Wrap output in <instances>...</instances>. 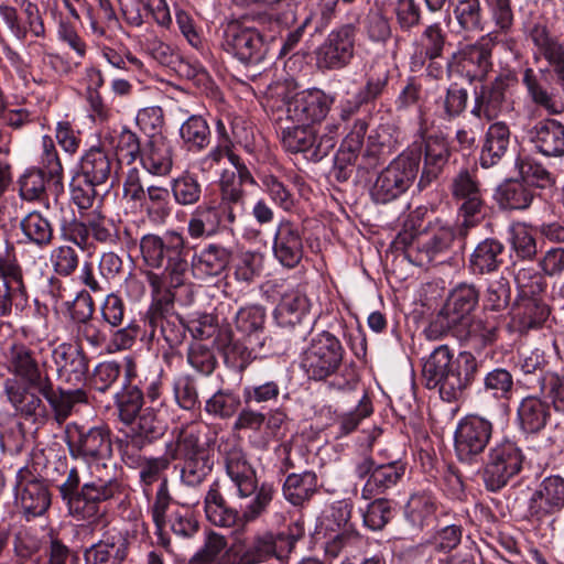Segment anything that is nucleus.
I'll return each instance as SVG.
<instances>
[{"instance_id":"nucleus-1","label":"nucleus","mask_w":564,"mask_h":564,"mask_svg":"<svg viewBox=\"0 0 564 564\" xmlns=\"http://www.w3.org/2000/svg\"><path fill=\"white\" fill-rule=\"evenodd\" d=\"M477 370L476 358L463 351L456 359L448 346L436 347L423 365V377L429 389L438 388L443 400L452 402L460 397Z\"/></svg>"},{"instance_id":"nucleus-2","label":"nucleus","mask_w":564,"mask_h":564,"mask_svg":"<svg viewBox=\"0 0 564 564\" xmlns=\"http://www.w3.org/2000/svg\"><path fill=\"white\" fill-rule=\"evenodd\" d=\"M89 479L84 480L78 496L69 501V513L77 520L95 522L102 516L100 503L110 499L127 496L126 485L116 477L109 476V470L88 469Z\"/></svg>"},{"instance_id":"nucleus-3","label":"nucleus","mask_w":564,"mask_h":564,"mask_svg":"<svg viewBox=\"0 0 564 564\" xmlns=\"http://www.w3.org/2000/svg\"><path fill=\"white\" fill-rule=\"evenodd\" d=\"M65 441L73 459H82L87 469H107L112 455L110 431L104 426H66Z\"/></svg>"},{"instance_id":"nucleus-4","label":"nucleus","mask_w":564,"mask_h":564,"mask_svg":"<svg viewBox=\"0 0 564 564\" xmlns=\"http://www.w3.org/2000/svg\"><path fill=\"white\" fill-rule=\"evenodd\" d=\"M422 158L420 144H413L383 169L371 188L377 203H389L403 194L415 180Z\"/></svg>"},{"instance_id":"nucleus-5","label":"nucleus","mask_w":564,"mask_h":564,"mask_svg":"<svg viewBox=\"0 0 564 564\" xmlns=\"http://www.w3.org/2000/svg\"><path fill=\"white\" fill-rule=\"evenodd\" d=\"M184 237L176 231H167L163 236L144 235L140 241V249L145 263L153 268L164 267L171 275V284L182 283L187 269L184 258Z\"/></svg>"},{"instance_id":"nucleus-6","label":"nucleus","mask_w":564,"mask_h":564,"mask_svg":"<svg viewBox=\"0 0 564 564\" xmlns=\"http://www.w3.org/2000/svg\"><path fill=\"white\" fill-rule=\"evenodd\" d=\"M344 355L340 340L334 334L323 330L302 351L301 368L310 379L324 380L339 369Z\"/></svg>"},{"instance_id":"nucleus-7","label":"nucleus","mask_w":564,"mask_h":564,"mask_svg":"<svg viewBox=\"0 0 564 564\" xmlns=\"http://www.w3.org/2000/svg\"><path fill=\"white\" fill-rule=\"evenodd\" d=\"M479 301V292L474 284L459 283L451 290L440 314L430 323L424 333L427 339L436 340L445 336L454 325L470 317Z\"/></svg>"},{"instance_id":"nucleus-8","label":"nucleus","mask_w":564,"mask_h":564,"mask_svg":"<svg viewBox=\"0 0 564 564\" xmlns=\"http://www.w3.org/2000/svg\"><path fill=\"white\" fill-rule=\"evenodd\" d=\"M521 449L511 441L505 440L490 447L484 468L485 486L490 491L502 489L522 468Z\"/></svg>"},{"instance_id":"nucleus-9","label":"nucleus","mask_w":564,"mask_h":564,"mask_svg":"<svg viewBox=\"0 0 564 564\" xmlns=\"http://www.w3.org/2000/svg\"><path fill=\"white\" fill-rule=\"evenodd\" d=\"M528 39L532 42V56L536 64L546 63L545 67H539L543 77L553 74L556 85L564 95V44L552 36L546 25L536 23L528 32Z\"/></svg>"},{"instance_id":"nucleus-10","label":"nucleus","mask_w":564,"mask_h":564,"mask_svg":"<svg viewBox=\"0 0 564 564\" xmlns=\"http://www.w3.org/2000/svg\"><path fill=\"white\" fill-rule=\"evenodd\" d=\"M221 47L243 64H258L267 54L260 32L238 21H231L225 26Z\"/></svg>"},{"instance_id":"nucleus-11","label":"nucleus","mask_w":564,"mask_h":564,"mask_svg":"<svg viewBox=\"0 0 564 564\" xmlns=\"http://www.w3.org/2000/svg\"><path fill=\"white\" fill-rule=\"evenodd\" d=\"M564 509V478L560 475L544 477L531 490L527 503V517L543 522Z\"/></svg>"},{"instance_id":"nucleus-12","label":"nucleus","mask_w":564,"mask_h":564,"mask_svg":"<svg viewBox=\"0 0 564 564\" xmlns=\"http://www.w3.org/2000/svg\"><path fill=\"white\" fill-rule=\"evenodd\" d=\"M492 423L479 415H466L457 423L454 445L460 460L471 462L487 447L492 436Z\"/></svg>"},{"instance_id":"nucleus-13","label":"nucleus","mask_w":564,"mask_h":564,"mask_svg":"<svg viewBox=\"0 0 564 564\" xmlns=\"http://www.w3.org/2000/svg\"><path fill=\"white\" fill-rule=\"evenodd\" d=\"M357 29L352 23L330 31L316 51L319 68L339 69L349 64L355 53Z\"/></svg>"},{"instance_id":"nucleus-14","label":"nucleus","mask_w":564,"mask_h":564,"mask_svg":"<svg viewBox=\"0 0 564 564\" xmlns=\"http://www.w3.org/2000/svg\"><path fill=\"white\" fill-rule=\"evenodd\" d=\"M351 506L347 501H337L322 521V527L328 533L325 552L329 556H337L343 549L357 546L361 542L360 535L349 523Z\"/></svg>"},{"instance_id":"nucleus-15","label":"nucleus","mask_w":564,"mask_h":564,"mask_svg":"<svg viewBox=\"0 0 564 564\" xmlns=\"http://www.w3.org/2000/svg\"><path fill=\"white\" fill-rule=\"evenodd\" d=\"M232 207L216 202L203 203L191 214L187 234L192 239L210 238L236 221Z\"/></svg>"},{"instance_id":"nucleus-16","label":"nucleus","mask_w":564,"mask_h":564,"mask_svg":"<svg viewBox=\"0 0 564 564\" xmlns=\"http://www.w3.org/2000/svg\"><path fill=\"white\" fill-rule=\"evenodd\" d=\"M335 98L313 88L294 95L285 104L286 118L296 123H315L326 118Z\"/></svg>"},{"instance_id":"nucleus-17","label":"nucleus","mask_w":564,"mask_h":564,"mask_svg":"<svg viewBox=\"0 0 564 564\" xmlns=\"http://www.w3.org/2000/svg\"><path fill=\"white\" fill-rule=\"evenodd\" d=\"M453 195L460 200L462 226L469 228L482 217V193L475 176L467 170L460 171L453 180Z\"/></svg>"},{"instance_id":"nucleus-18","label":"nucleus","mask_w":564,"mask_h":564,"mask_svg":"<svg viewBox=\"0 0 564 564\" xmlns=\"http://www.w3.org/2000/svg\"><path fill=\"white\" fill-rule=\"evenodd\" d=\"M128 430L119 442V451H141L148 444L160 438L165 430V423L160 420L153 408H144L132 423L127 425Z\"/></svg>"},{"instance_id":"nucleus-19","label":"nucleus","mask_w":564,"mask_h":564,"mask_svg":"<svg viewBox=\"0 0 564 564\" xmlns=\"http://www.w3.org/2000/svg\"><path fill=\"white\" fill-rule=\"evenodd\" d=\"M302 227L289 219H282L275 229L272 251L281 265L288 269L297 267L303 259L304 242Z\"/></svg>"},{"instance_id":"nucleus-20","label":"nucleus","mask_w":564,"mask_h":564,"mask_svg":"<svg viewBox=\"0 0 564 564\" xmlns=\"http://www.w3.org/2000/svg\"><path fill=\"white\" fill-rule=\"evenodd\" d=\"M52 360L62 381L78 386L86 379L89 364L80 344L57 345L52 350Z\"/></svg>"},{"instance_id":"nucleus-21","label":"nucleus","mask_w":564,"mask_h":564,"mask_svg":"<svg viewBox=\"0 0 564 564\" xmlns=\"http://www.w3.org/2000/svg\"><path fill=\"white\" fill-rule=\"evenodd\" d=\"M4 357L8 371L37 391L46 380L51 379L48 373L40 368L32 351L23 344L10 345Z\"/></svg>"},{"instance_id":"nucleus-22","label":"nucleus","mask_w":564,"mask_h":564,"mask_svg":"<svg viewBox=\"0 0 564 564\" xmlns=\"http://www.w3.org/2000/svg\"><path fill=\"white\" fill-rule=\"evenodd\" d=\"M28 469L21 468L17 478V503L26 520L43 516L51 506V495L47 487L40 480L32 479L26 482Z\"/></svg>"},{"instance_id":"nucleus-23","label":"nucleus","mask_w":564,"mask_h":564,"mask_svg":"<svg viewBox=\"0 0 564 564\" xmlns=\"http://www.w3.org/2000/svg\"><path fill=\"white\" fill-rule=\"evenodd\" d=\"M128 539L119 530H108L102 538L85 550L86 564H121L128 555Z\"/></svg>"},{"instance_id":"nucleus-24","label":"nucleus","mask_w":564,"mask_h":564,"mask_svg":"<svg viewBox=\"0 0 564 564\" xmlns=\"http://www.w3.org/2000/svg\"><path fill=\"white\" fill-rule=\"evenodd\" d=\"M454 238V229L448 223L435 220L430 224L424 239L416 249L415 263L425 265L437 260L449 250Z\"/></svg>"},{"instance_id":"nucleus-25","label":"nucleus","mask_w":564,"mask_h":564,"mask_svg":"<svg viewBox=\"0 0 564 564\" xmlns=\"http://www.w3.org/2000/svg\"><path fill=\"white\" fill-rule=\"evenodd\" d=\"M140 162L142 167L151 175H169L174 164L171 141L162 135H152L142 148Z\"/></svg>"},{"instance_id":"nucleus-26","label":"nucleus","mask_w":564,"mask_h":564,"mask_svg":"<svg viewBox=\"0 0 564 564\" xmlns=\"http://www.w3.org/2000/svg\"><path fill=\"white\" fill-rule=\"evenodd\" d=\"M226 471L240 498H248L257 489V476L253 467L248 463L246 454L239 447L226 452Z\"/></svg>"},{"instance_id":"nucleus-27","label":"nucleus","mask_w":564,"mask_h":564,"mask_svg":"<svg viewBox=\"0 0 564 564\" xmlns=\"http://www.w3.org/2000/svg\"><path fill=\"white\" fill-rule=\"evenodd\" d=\"M39 393L47 401L58 423L64 422L72 414L77 404H84L88 401L85 390L80 388L54 389L51 379L45 381V384L39 390Z\"/></svg>"},{"instance_id":"nucleus-28","label":"nucleus","mask_w":564,"mask_h":564,"mask_svg":"<svg viewBox=\"0 0 564 564\" xmlns=\"http://www.w3.org/2000/svg\"><path fill=\"white\" fill-rule=\"evenodd\" d=\"M453 62L469 80L482 79L491 68V51L480 43L467 45L453 55Z\"/></svg>"},{"instance_id":"nucleus-29","label":"nucleus","mask_w":564,"mask_h":564,"mask_svg":"<svg viewBox=\"0 0 564 564\" xmlns=\"http://www.w3.org/2000/svg\"><path fill=\"white\" fill-rule=\"evenodd\" d=\"M530 140L545 156L564 155V124L555 119L539 121L530 131Z\"/></svg>"},{"instance_id":"nucleus-30","label":"nucleus","mask_w":564,"mask_h":564,"mask_svg":"<svg viewBox=\"0 0 564 564\" xmlns=\"http://www.w3.org/2000/svg\"><path fill=\"white\" fill-rule=\"evenodd\" d=\"M118 162L100 147H91L80 159V175L93 184L102 185L116 173Z\"/></svg>"},{"instance_id":"nucleus-31","label":"nucleus","mask_w":564,"mask_h":564,"mask_svg":"<svg viewBox=\"0 0 564 564\" xmlns=\"http://www.w3.org/2000/svg\"><path fill=\"white\" fill-rule=\"evenodd\" d=\"M231 259V252L218 243H208L192 258V269L198 278L221 274Z\"/></svg>"},{"instance_id":"nucleus-32","label":"nucleus","mask_w":564,"mask_h":564,"mask_svg":"<svg viewBox=\"0 0 564 564\" xmlns=\"http://www.w3.org/2000/svg\"><path fill=\"white\" fill-rule=\"evenodd\" d=\"M510 144V129L503 121H496L486 131L481 152L480 164L482 167L496 165L507 153Z\"/></svg>"},{"instance_id":"nucleus-33","label":"nucleus","mask_w":564,"mask_h":564,"mask_svg":"<svg viewBox=\"0 0 564 564\" xmlns=\"http://www.w3.org/2000/svg\"><path fill=\"white\" fill-rule=\"evenodd\" d=\"M140 452L126 449L120 454L126 466L139 469L141 484L149 487L161 478L162 473L169 468L172 459L166 455V452L160 457H145Z\"/></svg>"},{"instance_id":"nucleus-34","label":"nucleus","mask_w":564,"mask_h":564,"mask_svg":"<svg viewBox=\"0 0 564 564\" xmlns=\"http://www.w3.org/2000/svg\"><path fill=\"white\" fill-rule=\"evenodd\" d=\"M517 419L523 432L538 433L551 419L550 404L535 395L525 397L519 403Z\"/></svg>"},{"instance_id":"nucleus-35","label":"nucleus","mask_w":564,"mask_h":564,"mask_svg":"<svg viewBox=\"0 0 564 564\" xmlns=\"http://www.w3.org/2000/svg\"><path fill=\"white\" fill-rule=\"evenodd\" d=\"M404 471L405 467L399 460L377 464L361 490V497L369 500L377 495L383 494L387 489L398 484Z\"/></svg>"},{"instance_id":"nucleus-36","label":"nucleus","mask_w":564,"mask_h":564,"mask_svg":"<svg viewBox=\"0 0 564 564\" xmlns=\"http://www.w3.org/2000/svg\"><path fill=\"white\" fill-rule=\"evenodd\" d=\"M200 430L196 424H189L178 430L176 440L166 443L165 452L172 460L177 458L196 457L209 454L200 442Z\"/></svg>"},{"instance_id":"nucleus-37","label":"nucleus","mask_w":564,"mask_h":564,"mask_svg":"<svg viewBox=\"0 0 564 564\" xmlns=\"http://www.w3.org/2000/svg\"><path fill=\"white\" fill-rule=\"evenodd\" d=\"M449 332L458 339L466 341L471 348L480 349L495 340L497 326L489 321L468 317L459 325H454Z\"/></svg>"},{"instance_id":"nucleus-38","label":"nucleus","mask_w":564,"mask_h":564,"mask_svg":"<svg viewBox=\"0 0 564 564\" xmlns=\"http://www.w3.org/2000/svg\"><path fill=\"white\" fill-rule=\"evenodd\" d=\"M310 302L299 292L285 294L274 311V318L281 327L302 325L308 316Z\"/></svg>"},{"instance_id":"nucleus-39","label":"nucleus","mask_w":564,"mask_h":564,"mask_svg":"<svg viewBox=\"0 0 564 564\" xmlns=\"http://www.w3.org/2000/svg\"><path fill=\"white\" fill-rule=\"evenodd\" d=\"M24 289L21 269L14 260H0V316L10 314L12 299Z\"/></svg>"},{"instance_id":"nucleus-40","label":"nucleus","mask_w":564,"mask_h":564,"mask_svg":"<svg viewBox=\"0 0 564 564\" xmlns=\"http://www.w3.org/2000/svg\"><path fill=\"white\" fill-rule=\"evenodd\" d=\"M281 141L283 147L293 153H305L311 160L319 161L313 154L317 145V134L313 127L307 123H297L296 126L285 127L281 131Z\"/></svg>"},{"instance_id":"nucleus-41","label":"nucleus","mask_w":564,"mask_h":564,"mask_svg":"<svg viewBox=\"0 0 564 564\" xmlns=\"http://www.w3.org/2000/svg\"><path fill=\"white\" fill-rule=\"evenodd\" d=\"M549 310L538 296L517 299L512 322L519 332L539 327L547 317Z\"/></svg>"},{"instance_id":"nucleus-42","label":"nucleus","mask_w":564,"mask_h":564,"mask_svg":"<svg viewBox=\"0 0 564 564\" xmlns=\"http://www.w3.org/2000/svg\"><path fill=\"white\" fill-rule=\"evenodd\" d=\"M226 538L216 532H208L203 546L192 556L189 564H236V556L230 551H225Z\"/></svg>"},{"instance_id":"nucleus-43","label":"nucleus","mask_w":564,"mask_h":564,"mask_svg":"<svg viewBox=\"0 0 564 564\" xmlns=\"http://www.w3.org/2000/svg\"><path fill=\"white\" fill-rule=\"evenodd\" d=\"M445 34L440 23H432L421 35L420 48L411 58V69L419 72L425 65L426 58H438L442 55Z\"/></svg>"},{"instance_id":"nucleus-44","label":"nucleus","mask_w":564,"mask_h":564,"mask_svg":"<svg viewBox=\"0 0 564 564\" xmlns=\"http://www.w3.org/2000/svg\"><path fill=\"white\" fill-rule=\"evenodd\" d=\"M265 322V311L259 305H251L240 308L236 314V329L248 338L252 346L263 347L261 338ZM251 349H254L252 347Z\"/></svg>"},{"instance_id":"nucleus-45","label":"nucleus","mask_w":564,"mask_h":564,"mask_svg":"<svg viewBox=\"0 0 564 564\" xmlns=\"http://www.w3.org/2000/svg\"><path fill=\"white\" fill-rule=\"evenodd\" d=\"M29 386H24L17 378H7L3 381V393L8 402L15 411L22 415H35L37 410L43 405L39 395L29 391Z\"/></svg>"},{"instance_id":"nucleus-46","label":"nucleus","mask_w":564,"mask_h":564,"mask_svg":"<svg viewBox=\"0 0 564 564\" xmlns=\"http://www.w3.org/2000/svg\"><path fill=\"white\" fill-rule=\"evenodd\" d=\"M503 245L496 239L480 241L469 259V268L474 273L484 274L496 271L502 263Z\"/></svg>"},{"instance_id":"nucleus-47","label":"nucleus","mask_w":564,"mask_h":564,"mask_svg":"<svg viewBox=\"0 0 564 564\" xmlns=\"http://www.w3.org/2000/svg\"><path fill=\"white\" fill-rule=\"evenodd\" d=\"M404 516L414 529H423L430 525L436 516L434 497L426 491L411 495L404 509Z\"/></svg>"},{"instance_id":"nucleus-48","label":"nucleus","mask_w":564,"mask_h":564,"mask_svg":"<svg viewBox=\"0 0 564 564\" xmlns=\"http://www.w3.org/2000/svg\"><path fill=\"white\" fill-rule=\"evenodd\" d=\"M205 513L210 523L217 527L230 528L235 525L238 513L226 506V501L219 491L218 482L215 481L205 496Z\"/></svg>"},{"instance_id":"nucleus-49","label":"nucleus","mask_w":564,"mask_h":564,"mask_svg":"<svg viewBox=\"0 0 564 564\" xmlns=\"http://www.w3.org/2000/svg\"><path fill=\"white\" fill-rule=\"evenodd\" d=\"M449 148L447 140L442 135H431L425 142V170L419 185L424 186L436 176L441 167L447 162Z\"/></svg>"},{"instance_id":"nucleus-50","label":"nucleus","mask_w":564,"mask_h":564,"mask_svg":"<svg viewBox=\"0 0 564 564\" xmlns=\"http://www.w3.org/2000/svg\"><path fill=\"white\" fill-rule=\"evenodd\" d=\"M281 539V534L274 535L271 532L254 536L247 545L239 560H236V564H259L278 556L276 543Z\"/></svg>"},{"instance_id":"nucleus-51","label":"nucleus","mask_w":564,"mask_h":564,"mask_svg":"<svg viewBox=\"0 0 564 564\" xmlns=\"http://www.w3.org/2000/svg\"><path fill=\"white\" fill-rule=\"evenodd\" d=\"M317 489V477L312 471L291 474L283 485L284 498L294 506L307 501Z\"/></svg>"},{"instance_id":"nucleus-52","label":"nucleus","mask_w":564,"mask_h":564,"mask_svg":"<svg viewBox=\"0 0 564 564\" xmlns=\"http://www.w3.org/2000/svg\"><path fill=\"white\" fill-rule=\"evenodd\" d=\"M511 110V102L501 95L494 94L484 87L475 96L471 115L480 120L492 121Z\"/></svg>"},{"instance_id":"nucleus-53","label":"nucleus","mask_w":564,"mask_h":564,"mask_svg":"<svg viewBox=\"0 0 564 564\" xmlns=\"http://www.w3.org/2000/svg\"><path fill=\"white\" fill-rule=\"evenodd\" d=\"M209 127L200 116H191L180 128V137L191 151H200L209 143Z\"/></svg>"},{"instance_id":"nucleus-54","label":"nucleus","mask_w":564,"mask_h":564,"mask_svg":"<svg viewBox=\"0 0 564 564\" xmlns=\"http://www.w3.org/2000/svg\"><path fill=\"white\" fill-rule=\"evenodd\" d=\"M453 13L462 30L468 32L482 30V9L480 0H453Z\"/></svg>"},{"instance_id":"nucleus-55","label":"nucleus","mask_w":564,"mask_h":564,"mask_svg":"<svg viewBox=\"0 0 564 564\" xmlns=\"http://www.w3.org/2000/svg\"><path fill=\"white\" fill-rule=\"evenodd\" d=\"M497 195L500 205L509 209H525L533 200L532 191L519 181H509L502 184Z\"/></svg>"},{"instance_id":"nucleus-56","label":"nucleus","mask_w":564,"mask_h":564,"mask_svg":"<svg viewBox=\"0 0 564 564\" xmlns=\"http://www.w3.org/2000/svg\"><path fill=\"white\" fill-rule=\"evenodd\" d=\"M87 226L91 236L98 242L116 245L119 240L117 224L102 214L99 205L87 214Z\"/></svg>"},{"instance_id":"nucleus-57","label":"nucleus","mask_w":564,"mask_h":564,"mask_svg":"<svg viewBox=\"0 0 564 564\" xmlns=\"http://www.w3.org/2000/svg\"><path fill=\"white\" fill-rule=\"evenodd\" d=\"M20 226L28 240L37 246L48 245L52 240L51 223L37 212L29 213L21 220Z\"/></svg>"},{"instance_id":"nucleus-58","label":"nucleus","mask_w":564,"mask_h":564,"mask_svg":"<svg viewBox=\"0 0 564 564\" xmlns=\"http://www.w3.org/2000/svg\"><path fill=\"white\" fill-rule=\"evenodd\" d=\"M181 481L188 487L199 486L213 469L214 462L209 454L183 459Z\"/></svg>"},{"instance_id":"nucleus-59","label":"nucleus","mask_w":564,"mask_h":564,"mask_svg":"<svg viewBox=\"0 0 564 564\" xmlns=\"http://www.w3.org/2000/svg\"><path fill=\"white\" fill-rule=\"evenodd\" d=\"M252 495L253 497L246 505L240 506V518L246 523L257 520L267 511L273 499L274 489L269 484H262L260 487L257 486Z\"/></svg>"},{"instance_id":"nucleus-60","label":"nucleus","mask_w":564,"mask_h":564,"mask_svg":"<svg viewBox=\"0 0 564 564\" xmlns=\"http://www.w3.org/2000/svg\"><path fill=\"white\" fill-rule=\"evenodd\" d=\"M240 406V398L229 390H218L205 403V411L220 419H229Z\"/></svg>"},{"instance_id":"nucleus-61","label":"nucleus","mask_w":564,"mask_h":564,"mask_svg":"<svg viewBox=\"0 0 564 564\" xmlns=\"http://www.w3.org/2000/svg\"><path fill=\"white\" fill-rule=\"evenodd\" d=\"M509 242L518 257L531 259L536 253L535 239L525 224L517 223L509 228Z\"/></svg>"},{"instance_id":"nucleus-62","label":"nucleus","mask_w":564,"mask_h":564,"mask_svg":"<svg viewBox=\"0 0 564 564\" xmlns=\"http://www.w3.org/2000/svg\"><path fill=\"white\" fill-rule=\"evenodd\" d=\"M496 34L508 35L514 25V13L511 0H486Z\"/></svg>"},{"instance_id":"nucleus-63","label":"nucleus","mask_w":564,"mask_h":564,"mask_svg":"<svg viewBox=\"0 0 564 564\" xmlns=\"http://www.w3.org/2000/svg\"><path fill=\"white\" fill-rule=\"evenodd\" d=\"M144 197L148 198L145 209L149 218L155 223H163L170 215L169 189L166 187L152 185L147 188Z\"/></svg>"},{"instance_id":"nucleus-64","label":"nucleus","mask_w":564,"mask_h":564,"mask_svg":"<svg viewBox=\"0 0 564 564\" xmlns=\"http://www.w3.org/2000/svg\"><path fill=\"white\" fill-rule=\"evenodd\" d=\"M37 156L42 171H45L51 177H62L63 165L51 135L44 134L41 138Z\"/></svg>"}]
</instances>
